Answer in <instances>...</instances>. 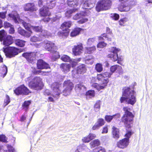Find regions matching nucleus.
Segmentation results:
<instances>
[{"label":"nucleus","mask_w":152,"mask_h":152,"mask_svg":"<svg viewBox=\"0 0 152 152\" xmlns=\"http://www.w3.org/2000/svg\"><path fill=\"white\" fill-rule=\"evenodd\" d=\"M2 41L4 45L8 46L13 43V37L11 35H7L3 38Z\"/></svg>","instance_id":"obj_20"},{"label":"nucleus","mask_w":152,"mask_h":152,"mask_svg":"<svg viewBox=\"0 0 152 152\" xmlns=\"http://www.w3.org/2000/svg\"><path fill=\"white\" fill-rule=\"evenodd\" d=\"M123 110L124 112V113L121 118V121L126 128H131L134 122V116L131 112H130L131 109L128 107H124Z\"/></svg>","instance_id":"obj_2"},{"label":"nucleus","mask_w":152,"mask_h":152,"mask_svg":"<svg viewBox=\"0 0 152 152\" xmlns=\"http://www.w3.org/2000/svg\"><path fill=\"white\" fill-rule=\"evenodd\" d=\"M30 40L32 42H37L42 41V39L39 36L37 37L34 36L30 38Z\"/></svg>","instance_id":"obj_43"},{"label":"nucleus","mask_w":152,"mask_h":152,"mask_svg":"<svg viewBox=\"0 0 152 152\" xmlns=\"http://www.w3.org/2000/svg\"><path fill=\"white\" fill-rule=\"evenodd\" d=\"M93 152H106V151L104 148L99 147L95 148Z\"/></svg>","instance_id":"obj_50"},{"label":"nucleus","mask_w":152,"mask_h":152,"mask_svg":"<svg viewBox=\"0 0 152 152\" xmlns=\"http://www.w3.org/2000/svg\"><path fill=\"white\" fill-rule=\"evenodd\" d=\"M68 5L71 7H77L79 4V0H66Z\"/></svg>","instance_id":"obj_30"},{"label":"nucleus","mask_w":152,"mask_h":152,"mask_svg":"<svg viewBox=\"0 0 152 152\" xmlns=\"http://www.w3.org/2000/svg\"><path fill=\"white\" fill-rule=\"evenodd\" d=\"M52 19L51 18L49 17L44 18L41 20V21L45 23H47L50 21V20Z\"/></svg>","instance_id":"obj_64"},{"label":"nucleus","mask_w":152,"mask_h":152,"mask_svg":"<svg viewBox=\"0 0 152 152\" xmlns=\"http://www.w3.org/2000/svg\"><path fill=\"white\" fill-rule=\"evenodd\" d=\"M90 141L95 138L96 137V135L92 133H90L88 135Z\"/></svg>","instance_id":"obj_62"},{"label":"nucleus","mask_w":152,"mask_h":152,"mask_svg":"<svg viewBox=\"0 0 152 152\" xmlns=\"http://www.w3.org/2000/svg\"><path fill=\"white\" fill-rule=\"evenodd\" d=\"M129 19L126 17H124L121 18L118 21L119 25L121 26H124L126 24V23L129 21Z\"/></svg>","instance_id":"obj_39"},{"label":"nucleus","mask_w":152,"mask_h":152,"mask_svg":"<svg viewBox=\"0 0 152 152\" xmlns=\"http://www.w3.org/2000/svg\"><path fill=\"white\" fill-rule=\"evenodd\" d=\"M78 10L77 8H73L67 10L65 13L66 17L70 18L72 15V13L75 12Z\"/></svg>","instance_id":"obj_37"},{"label":"nucleus","mask_w":152,"mask_h":152,"mask_svg":"<svg viewBox=\"0 0 152 152\" xmlns=\"http://www.w3.org/2000/svg\"><path fill=\"white\" fill-rule=\"evenodd\" d=\"M112 134L113 137L116 139H118L119 138V129L115 126H113L112 128Z\"/></svg>","instance_id":"obj_28"},{"label":"nucleus","mask_w":152,"mask_h":152,"mask_svg":"<svg viewBox=\"0 0 152 152\" xmlns=\"http://www.w3.org/2000/svg\"><path fill=\"white\" fill-rule=\"evenodd\" d=\"M71 90L65 88L63 90V95L65 96H67L69 95L70 93Z\"/></svg>","instance_id":"obj_57"},{"label":"nucleus","mask_w":152,"mask_h":152,"mask_svg":"<svg viewBox=\"0 0 152 152\" xmlns=\"http://www.w3.org/2000/svg\"><path fill=\"white\" fill-rule=\"evenodd\" d=\"M44 47L46 50L53 54V57L57 59L60 58V55L59 52L57 51L58 49V47L54 42L49 41L45 42Z\"/></svg>","instance_id":"obj_4"},{"label":"nucleus","mask_w":152,"mask_h":152,"mask_svg":"<svg viewBox=\"0 0 152 152\" xmlns=\"http://www.w3.org/2000/svg\"><path fill=\"white\" fill-rule=\"evenodd\" d=\"M62 31L59 32V34L65 37H67L69 35L70 29L68 28L61 29Z\"/></svg>","instance_id":"obj_32"},{"label":"nucleus","mask_w":152,"mask_h":152,"mask_svg":"<svg viewBox=\"0 0 152 152\" xmlns=\"http://www.w3.org/2000/svg\"><path fill=\"white\" fill-rule=\"evenodd\" d=\"M8 71L7 67L5 65H4L2 69L0 70V76L1 77L3 78L6 75Z\"/></svg>","instance_id":"obj_35"},{"label":"nucleus","mask_w":152,"mask_h":152,"mask_svg":"<svg viewBox=\"0 0 152 152\" xmlns=\"http://www.w3.org/2000/svg\"><path fill=\"white\" fill-rule=\"evenodd\" d=\"M112 73L110 72H106L101 74H98L97 79L99 81H102V84H107L109 82V78L111 77Z\"/></svg>","instance_id":"obj_8"},{"label":"nucleus","mask_w":152,"mask_h":152,"mask_svg":"<svg viewBox=\"0 0 152 152\" xmlns=\"http://www.w3.org/2000/svg\"><path fill=\"white\" fill-rule=\"evenodd\" d=\"M14 93L17 95H27L31 93V91L24 84H22L14 90Z\"/></svg>","instance_id":"obj_7"},{"label":"nucleus","mask_w":152,"mask_h":152,"mask_svg":"<svg viewBox=\"0 0 152 152\" xmlns=\"http://www.w3.org/2000/svg\"><path fill=\"white\" fill-rule=\"evenodd\" d=\"M36 65L37 69L40 70L50 68L49 64L42 59L37 60Z\"/></svg>","instance_id":"obj_14"},{"label":"nucleus","mask_w":152,"mask_h":152,"mask_svg":"<svg viewBox=\"0 0 152 152\" xmlns=\"http://www.w3.org/2000/svg\"><path fill=\"white\" fill-rule=\"evenodd\" d=\"M7 151L9 152H16L14 148L11 145L7 144L6 145Z\"/></svg>","instance_id":"obj_54"},{"label":"nucleus","mask_w":152,"mask_h":152,"mask_svg":"<svg viewBox=\"0 0 152 152\" xmlns=\"http://www.w3.org/2000/svg\"><path fill=\"white\" fill-rule=\"evenodd\" d=\"M87 69L84 64H81L77 67V72L78 74H83L85 73Z\"/></svg>","instance_id":"obj_25"},{"label":"nucleus","mask_w":152,"mask_h":152,"mask_svg":"<svg viewBox=\"0 0 152 152\" xmlns=\"http://www.w3.org/2000/svg\"><path fill=\"white\" fill-rule=\"evenodd\" d=\"M31 100L25 101L22 104V107L23 109L26 110L28 109L29 105L31 104Z\"/></svg>","instance_id":"obj_40"},{"label":"nucleus","mask_w":152,"mask_h":152,"mask_svg":"<svg viewBox=\"0 0 152 152\" xmlns=\"http://www.w3.org/2000/svg\"><path fill=\"white\" fill-rule=\"evenodd\" d=\"M31 76L27 77L26 82H28V86L31 89L35 90H42L44 86L42 79L40 76H35L32 78Z\"/></svg>","instance_id":"obj_1"},{"label":"nucleus","mask_w":152,"mask_h":152,"mask_svg":"<svg viewBox=\"0 0 152 152\" xmlns=\"http://www.w3.org/2000/svg\"><path fill=\"white\" fill-rule=\"evenodd\" d=\"M129 140L128 139L124 138L119 140L117 143V146L121 149L127 147L129 145Z\"/></svg>","instance_id":"obj_17"},{"label":"nucleus","mask_w":152,"mask_h":152,"mask_svg":"<svg viewBox=\"0 0 152 152\" xmlns=\"http://www.w3.org/2000/svg\"><path fill=\"white\" fill-rule=\"evenodd\" d=\"M94 41V38H89L87 42V44L88 45H90Z\"/></svg>","instance_id":"obj_61"},{"label":"nucleus","mask_w":152,"mask_h":152,"mask_svg":"<svg viewBox=\"0 0 152 152\" xmlns=\"http://www.w3.org/2000/svg\"><path fill=\"white\" fill-rule=\"evenodd\" d=\"M61 59L62 61L65 62H69L71 61V58L69 56L65 55H64L62 56Z\"/></svg>","instance_id":"obj_47"},{"label":"nucleus","mask_w":152,"mask_h":152,"mask_svg":"<svg viewBox=\"0 0 152 152\" xmlns=\"http://www.w3.org/2000/svg\"><path fill=\"white\" fill-rule=\"evenodd\" d=\"M22 56L31 63H32L36 59V55L34 52H25L22 54Z\"/></svg>","instance_id":"obj_12"},{"label":"nucleus","mask_w":152,"mask_h":152,"mask_svg":"<svg viewBox=\"0 0 152 152\" xmlns=\"http://www.w3.org/2000/svg\"><path fill=\"white\" fill-rule=\"evenodd\" d=\"M25 41L20 39H15L14 40L15 44L20 47H23L25 46Z\"/></svg>","instance_id":"obj_36"},{"label":"nucleus","mask_w":152,"mask_h":152,"mask_svg":"<svg viewBox=\"0 0 152 152\" xmlns=\"http://www.w3.org/2000/svg\"><path fill=\"white\" fill-rule=\"evenodd\" d=\"M32 29L34 31L37 32H42L43 31H44L45 34H43L45 36L47 35V31L45 30H43L42 29V26H31V29Z\"/></svg>","instance_id":"obj_27"},{"label":"nucleus","mask_w":152,"mask_h":152,"mask_svg":"<svg viewBox=\"0 0 152 152\" xmlns=\"http://www.w3.org/2000/svg\"><path fill=\"white\" fill-rule=\"evenodd\" d=\"M82 140L84 143H88L91 141L88 135L83 137Z\"/></svg>","instance_id":"obj_59"},{"label":"nucleus","mask_w":152,"mask_h":152,"mask_svg":"<svg viewBox=\"0 0 152 152\" xmlns=\"http://www.w3.org/2000/svg\"><path fill=\"white\" fill-rule=\"evenodd\" d=\"M105 123V121L104 119L101 118L98 119L97 121V124H98L100 127L104 125Z\"/></svg>","instance_id":"obj_51"},{"label":"nucleus","mask_w":152,"mask_h":152,"mask_svg":"<svg viewBox=\"0 0 152 152\" xmlns=\"http://www.w3.org/2000/svg\"><path fill=\"white\" fill-rule=\"evenodd\" d=\"M91 148H94L99 146L100 145V142L99 139H95L90 143Z\"/></svg>","instance_id":"obj_38"},{"label":"nucleus","mask_w":152,"mask_h":152,"mask_svg":"<svg viewBox=\"0 0 152 152\" xmlns=\"http://www.w3.org/2000/svg\"><path fill=\"white\" fill-rule=\"evenodd\" d=\"M121 51V49L115 47H112L109 51L110 53L107 55L108 58H110L113 62L117 61V63L122 65L121 62L123 61L122 56H118V53Z\"/></svg>","instance_id":"obj_3"},{"label":"nucleus","mask_w":152,"mask_h":152,"mask_svg":"<svg viewBox=\"0 0 152 152\" xmlns=\"http://www.w3.org/2000/svg\"><path fill=\"white\" fill-rule=\"evenodd\" d=\"M60 67L63 72L66 73L70 71L71 66L69 64L63 63L60 64Z\"/></svg>","instance_id":"obj_21"},{"label":"nucleus","mask_w":152,"mask_h":152,"mask_svg":"<svg viewBox=\"0 0 152 152\" xmlns=\"http://www.w3.org/2000/svg\"><path fill=\"white\" fill-rule=\"evenodd\" d=\"M129 87H125L123 89L122 96L120 97V101L121 103H122L124 102L127 103L128 96H129Z\"/></svg>","instance_id":"obj_13"},{"label":"nucleus","mask_w":152,"mask_h":152,"mask_svg":"<svg viewBox=\"0 0 152 152\" xmlns=\"http://www.w3.org/2000/svg\"><path fill=\"white\" fill-rule=\"evenodd\" d=\"M61 86V84L57 82H54L51 84V87L52 89L53 94V96L54 97H59L61 94V91L60 88Z\"/></svg>","instance_id":"obj_9"},{"label":"nucleus","mask_w":152,"mask_h":152,"mask_svg":"<svg viewBox=\"0 0 152 152\" xmlns=\"http://www.w3.org/2000/svg\"><path fill=\"white\" fill-rule=\"evenodd\" d=\"M129 96H128L127 104L133 105L136 102V92L134 90H131L129 89Z\"/></svg>","instance_id":"obj_15"},{"label":"nucleus","mask_w":152,"mask_h":152,"mask_svg":"<svg viewBox=\"0 0 152 152\" xmlns=\"http://www.w3.org/2000/svg\"><path fill=\"white\" fill-rule=\"evenodd\" d=\"M24 10L26 11H30L33 12L36 11L37 10V8L34 3H28L25 5Z\"/></svg>","instance_id":"obj_18"},{"label":"nucleus","mask_w":152,"mask_h":152,"mask_svg":"<svg viewBox=\"0 0 152 152\" xmlns=\"http://www.w3.org/2000/svg\"><path fill=\"white\" fill-rule=\"evenodd\" d=\"M100 100H98L96 102L94 105V108L95 112H97L100 110Z\"/></svg>","instance_id":"obj_45"},{"label":"nucleus","mask_w":152,"mask_h":152,"mask_svg":"<svg viewBox=\"0 0 152 152\" xmlns=\"http://www.w3.org/2000/svg\"><path fill=\"white\" fill-rule=\"evenodd\" d=\"M5 31L3 29L0 31V41L2 42L3 38H4L5 37Z\"/></svg>","instance_id":"obj_56"},{"label":"nucleus","mask_w":152,"mask_h":152,"mask_svg":"<svg viewBox=\"0 0 152 152\" xmlns=\"http://www.w3.org/2000/svg\"><path fill=\"white\" fill-rule=\"evenodd\" d=\"M8 15L9 17L12 19L15 23H17L18 22L17 19L18 17V15H15L14 14L10 13Z\"/></svg>","instance_id":"obj_48"},{"label":"nucleus","mask_w":152,"mask_h":152,"mask_svg":"<svg viewBox=\"0 0 152 152\" xmlns=\"http://www.w3.org/2000/svg\"><path fill=\"white\" fill-rule=\"evenodd\" d=\"M83 50V47L82 43L74 45L72 49L73 54L76 56L80 55Z\"/></svg>","instance_id":"obj_11"},{"label":"nucleus","mask_w":152,"mask_h":152,"mask_svg":"<svg viewBox=\"0 0 152 152\" xmlns=\"http://www.w3.org/2000/svg\"><path fill=\"white\" fill-rule=\"evenodd\" d=\"M8 138L4 134H0V142L7 143L8 142Z\"/></svg>","instance_id":"obj_46"},{"label":"nucleus","mask_w":152,"mask_h":152,"mask_svg":"<svg viewBox=\"0 0 152 152\" xmlns=\"http://www.w3.org/2000/svg\"><path fill=\"white\" fill-rule=\"evenodd\" d=\"M82 30V28H80L78 27L74 28L72 29L70 33V36L71 37H75L78 35Z\"/></svg>","instance_id":"obj_22"},{"label":"nucleus","mask_w":152,"mask_h":152,"mask_svg":"<svg viewBox=\"0 0 152 152\" xmlns=\"http://www.w3.org/2000/svg\"><path fill=\"white\" fill-rule=\"evenodd\" d=\"M117 70V72L119 74H122L123 73V69L121 66L118 65H115L112 66L110 68L111 73L112 74Z\"/></svg>","instance_id":"obj_23"},{"label":"nucleus","mask_w":152,"mask_h":152,"mask_svg":"<svg viewBox=\"0 0 152 152\" xmlns=\"http://www.w3.org/2000/svg\"><path fill=\"white\" fill-rule=\"evenodd\" d=\"M107 44L104 42H99L97 45L98 48H102L106 46Z\"/></svg>","instance_id":"obj_55"},{"label":"nucleus","mask_w":152,"mask_h":152,"mask_svg":"<svg viewBox=\"0 0 152 152\" xmlns=\"http://www.w3.org/2000/svg\"><path fill=\"white\" fill-rule=\"evenodd\" d=\"M120 116L121 115L119 113H118L113 115H106L104 117V119L107 122L110 123L115 116H117V118H119Z\"/></svg>","instance_id":"obj_29"},{"label":"nucleus","mask_w":152,"mask_h":152,"mask_svg":"<svg viewBox=\"0 0 152 152\" xmlns=\"http://www.w3.org/2000/svg\"><path fill=\"white\" fill-rule=\"evenodd\" d=\"M111 17L114 20H117L119 19L120 16L119 14L115 13L113 14V15Z\"/></svg>","instance_id":"obj_60"},{"label":"nucleus","mask_w":152,"mask_h":152,"mask_svg":"<svg viewBox=\"0 0 152 152\" xmlns=\"http://www.w3.org/2000/svg\"><path fill=\"white\" fill-rule=\"evenodd\" d=\"M32 70L31 72L33 75H40L41 73V70H37L35 67H32Z\"/></svg>","instance_id":"obj_52"},{"label":"nucleus","mask_w":152,"mask_h":152,"mask_svg":"<svg viewBox=\"0 0 152 152\" xmlns=\"http://www.w3.org/2000/svg\"><path fill=\"white\" fill-rule=\"evenodd\" d=\"M126 128V132L125 135V137H126L125 138L128 139L129 140V138H130L131 135L133 133V132H132V130H128V129L129 128H126ZM130 129V128H129Z\"/></svg>","instance_id":"obj_42"},{"label":"nucleus","mask_w":152,"mask_h":152,"mask_svg":"<svg viewBox=\"0 0 152 152\" xmlns=\"http://www.w3.org/2000/svg\"><path fill=\"white\" fill-rule=\"evenodd\" d=\"M22 23L23 25L26 29L30 31L31 33H32V32L31 29V26H30L28 23H26L24 21H23Z\"/></svg>","instance_id":"obj_44"},{"label":"nucleus","mask_w":152,"mask_h":152,"mask_svg":"<svg viewBox=\"0 0 152 152\" xmlns=\"http://www.w3.org/2000/svg\"><path fill=\"white\" fill-rule=\"evenodd\" d=\"M117 9L119 11L121 12H127L130 10V8L129 6L126 5L123 3H121L119 4Z\"/></svg>","instance_id":"obj_24"},{"label":"nucleus","mask_w":152,"mask_h":152,"mask_svg":"<svg viewBox=\"0 0 152 152\" xmlns=\"http://www.w3.org/2000/svg\"><path fill=\"white\" fill-rule=\"evenodd\" d=\"M96 50L95 46L93 45L90 47L85 48L84 53L86 54H91L93 53Z\"/></svg>","instance_id":"obj_26"},{"label":"nucleus","mask_w":152,"mask_h":152,"mask_svg":"<svg viewBox=\"0 0 152 152\" xmlns=\"http://www.w3.org/2000/svg\"><path fill=\"white\" fill-rule=\"evenodd\" d=\"M95 69L97 72L99 73L101 72L103 70L102 64L100 63H97L95 65Z\"/></svg>","instance_id":"obj_41"},{"label":"nucleus","mask_w":152,"mask_h":152,"mask_svg":"<svg viewBox=\"0 0 152 152\" xmlns=\"http://www.w3.org/2000/svg\"><path fill=\"white\" fill-rule=\"evenodd\" d=\"M96 2V0H87L84 3L83 8L84 9H88L87 7H89L90 8L93 7Z\"/></svg>","instance_id":"obj_19"},{"label":"nucleus","mask_w":152,"mask_h":152,"mask_svg":"<svg viewBox=\"0 0 152 152\" xmlns=\"http://www.w3.org/2000/svg\"><path fill=\"white\" fill-rule=\"evenodd\" d=\"M112 4L111 0H100L96 4L95 9L98 12L107 10L110 8Z\"/></svg>","instance_id":"obj_5"},{"label":"nucleus","mask_w":152,"mask_h":152,"mask_svg":"<svg viewBox=\"0 0 152 152\" xmlns=\"http://www.w3.org/2000/svg\"><path fill=\"white\" fill-rule=\"evenodd\" d=\"M63 85L65 88L71 90H72L74 87L73 83L69 80H65L64 82Z\"/></svg>","instance_id":"obj_31"},{"label":"nucleus","mask_w":152,"mask_h":152,"mask_svg":"<svg viewBox=\"0 0 152 152\" xmlns=\"http://www.w3.org/2000/svg\"><path fill=\"white\" fill-rule=\"evenodd\" d=\"M88 20V19L87 18H82L81 20L78 21L77 23L80 24H83Z\"/></svg>","instance_id":"obj_63"},{"label":"nucleus","mask_w":152,"mask_h":152,"mask_svg":"<svg viewBox=\"0 0 152 152\" xmlns=\"http://www.w3.org/2000/svg\"><path fill=\"white\" fill-rule=\"evenodd\" d=\"M95 91L93 90H89L86 93V95L91 97H94L95 96Z\"/></svg>","instance_id":"obj_53"},{"label":"nucleus","mask_w":152,"mask_h":152,"mask_svg":"<svg viewBox=\"0 0 152 152\" xmlns=\"http://www.w3.org/2000/svg\"><path fill=\"white\" fill-rule=\"evenodd\" d=\"M72 24V22L70 20L65 21L61 25L60 28L63 29L65 28H70Z\"/></svg>","instance_id":"obj_34"},{"label":"nucleus","mask_w":152,"mask_h":152,"mask_svg":"<svg viewBox=\"0 0 152 152\" xmlns=\"http://www.w3.org/2000/svg\"><path fill=\"white\" fill-rule=\"evenodd\" d=\"M106 33H103L98 37V39L100 40H104V37L107 39L108 41H112V37H113V33L110 29L108 27L106 29Z\"/></svg>","instance_id":"obj_10"},{"label":"nucleus","mask_w":152,"mask_h":152,"mask_svg":"<svg viewBox=\"0 0 152 152\" xmlns=\"http://www.w3.org/2000/svg\"><path fill=\"white\" fill-rule=\"evenodd\" d=\"M6 99H4L3 103V107H5L10 102V100L9 96L6 95Z\"/></svg>","instance_id":"obj_49"},{"label":"nucleus","mask_w":152,"mask_h":152,"mask_svg":"<svg viewBox=\"0 0 152 152\" xmlns=\"http://www.w3.org/2000/svg\"><path fill=\"white\" fill-rule=\"evenodd\" d=\"M18 33L22 36L26 37H29L31 36V33H30L27 31L22 29L21 28H18Z\"/></svg>","instance_id":"obj_33"},{"label":"nucleus","mask_w":152,"mask_h":152,"mask_svg":"<svg viewBox=\"0 0 152 152\" xmlns=\"http://www.w3.org/2000/svg\"><path fill=\"white\" fill-rule=\"evenodd\" d=\"M3 49V51L5 53L6 56L9 58L14 57L21 52L20 49L14 47L4 48Z\"/></svg>","instance_id":"obj_6"},{"label":"nucleus","mask_w":152,"mask_h":152,"mask_svg":"<svg viewBox=\"0 0 152 152\" xmlns=\"http://www.w3.org/2000/svg\"><path fill=\"white\" fill-rule=\"evenodd\" d=\"M39 12V15L42 17H49L51 15L49 8L46 6H43L40 8Z\"/></svg>","instance_id":"obj_16"},{"label":"nucleus","mask_w":152,"mask_h":152,"mask_svg":"<svg viewBox=\"0 0 152 152\" xmlns=\"http://www.w3.org/2000/svg\"><path fill=\"white\" fill-rule=\"evenodd\" d=\"M82 15V14L80 13H77L73 16V19L75 20H77L81 18Z\"/></svg>","instance_id":"obj_58"}]
</instances>
